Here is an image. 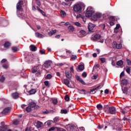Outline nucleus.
I'll return each instance as SVG.
<instances>
[{
	"instance_id": "obj_1",
	"label": "nucleus",
	"mask_w": 131,
	"mask_h": 131,
	"mask_svg": "<svg viewBox=\"0 0 131 131\" xmlns=\"http://www.w3.org/2000/svg\"><path fill=\"white\" fill-rule=\"evenodd\" d=\"M23 2L24 0H19L18 2L16 4V14L17 17L20 19H25V14L23 11Z\"/></svg>"
},
{
	"instance_id": "obj_8",
	"label": "nucleus",
	"mask_w": 131,
	"mask_h": 131,
	"mask_svg": "<svg viewBox=\"0 0 131 131\" xmlns=\"http://www.w3.org/2000/svg\"><path fill=\"white\" fill-rule=\"evenodd\" d=\"M100 38H101V35L99 34H96L93 37H91V40H93V41H97V40H99Z\"/></svg>"
},
{
	"instance_id": "obj_6",
	"label": "nucleus",
	"mask_w": 131,
	"mask_h": 131,
	"mask_svg": "<svg viewBox=\"0 0 131 131\" xmlns=\"http://www.w3.org/2000/svg\"><path fill=\"white\" fill-rule=\"evenodd\" d=\"M32 108H33V102H29V106L26 108V111L29 113L33 110Z\"/></svg>"
},
{
	"instance_id": "obj_53",
	"label": "nucleus",
	"mask_w": 131,
	"mask_h": 131,
	"mask_svg": "<svg viewBox=\"0 0 131 131\" xmlns=\"http://www.w3.org/2000/svg\"><path fill=\"white\" fill-rule=\"evenodd\" d=\"M77 19H78V18H82V19H83L84 18V16H82L81 14H79L78 15H77Z\"/></svg>"
},
{
	"instance_id": "obj_51",
	"label": "nucleus",
	"mask_w": 131,
	"mask_h": 131,
	"mask_svg": "<svg viewBox=\"0 0 131 131\" xmlns=\"http://www.w3.org/2000/svg\"><path fill=\"white\" fill-rule=\"evenodd\" d=\"M44 84H45L46 86H48L49 87V81H44Z\"/></svg>"
},
{
	"instance_id": "obj_49",
	"label": "nucleus",
	"mask_w": 131,
	"mask_h": 131,
	"mask_svg": "<svg viewBox=\"0 0 131 131\" xmlns=\"http://www.w3.org/2000/svg\"><path fill=\"white\" fill-rule=\"evenodd\" d=\"M100 60L102 63H105V62H106V59L105 58H100Z\"/></svg>"
},
{
	"instance_id": "obj_22",
	"label": "nucleus",
	"mask_w": 131,
	"mask_h": 131,
	"mask_svg": "<svg viewBox=\"0 0 131 131\" xmlns=\"http://www.w3.org/2000/svg\"><path fill=\"white\" fill-rule=\"evenodd\" d=\"M42 125V123L39 121H38L36 123V126H37V128H40L41 126Z\"/></svg>"
},
{
	"instance_id": "obj_64",
	"label": "nucleus",
	"mask_w": 131,
	"mask_h": 131,
	"mask_svg": "<svg viewBox=\"0 0 131 131\" xmlns=\"http://www.w3.org/2000/svg\"><path fill=\"white\" fill-rule=\"evenodd\" d=\"M80 33L82 34L83 35H84L85 34L86 32L85 31L82 30L80 31Z\"/></svg>"
},
{
	"instance_id": "obj_62",
	"label": "nucleus",
	"mask_w": 131,
	"mask_h": 131,
	"mask_svg": "<svg viewBox=\"0 0 131 131\" xmlns=\"http://www.w3.org/2000/svg\"><path fill=\"white\" fill-rule=\"evenodd\" d=\"M30 49L31 51H32V52H33V45H31L30 46Z\"/></svg>"
},
{
	"instance_id": "obj_16",
	"label": "nucleus",
	"mask_w": 131,
	"mask_h": 131,
	"mask_svg": "<svg viewBox=\"0 0 131 131\" xmlns=\"http://www.w3.org/2000/svg\"><path fill=\"white\" fill-rule=\"evenodd\" d=\"M12 97L13 99H18V98H19V94H18L17 92L13 93L12 94Z\"/></svg>"
},
{
	"instance_id": "obj_40",
	"label": "nucleus",
	"mask_w": 131,
	"mask_h": 131,
	"mask_svg": "<svg viewBox=\"0 0 131 131\" xmlns=\"http://www.w3.org/2000/svg\"><path fill=\"white\" fill-rule=\"evenodd\" d=\"M60 119H59V118L58 117H56L53 121H54V122L56 123V122H58V121H59Z\"/></svg>"
},
{
	"instance_id": "obj_57",
	"label": "nucleus",
	"mask_w": 131,
	"mask_h": 131,
	"mask_svg": "<svg viewBox=\"0 0 131 131\" xmlns=\"http://www.w3.org/2000/svg\"><path fill=\"white\" fill-rule=\"evenodd\" d=\"M3 67L5 69H8V68H9V66L8 64H5L3 66Z\"/></svg>"
},
{
	"instance_id": "obj_45",
	"label": "nucleus",
	"mask_w": 131,
	"mask_h": 131,
	"mask_svg": "<svg viewBox=\"0 0 131 131\" xmlns=\"http://www.w3.org/2000/svg\"><path fill=\"white\" fill-rule=\"evenodd\" d=\"M126 62H127V65H128L129 66H131V60L128 59H126Z\"/></svg>"
},
{
	"instance_id": "obj_31",
	"label": "nucleus",
	"mask_w": 131,
	"mask_h": 131,
	"mask_svg": "<svg viewBox=\"0 0 131 131\" xmlns=\"http://www.w3.org/2000/svg\"><path fill=\"white\" fill-rule=\"evenodd\" d=\"M96 91H97V89L94 88V89H91L90 91L88 93H89V94H92H92H94L96 93Z\"/></svg>"
},
{
	"instance_id": "obj_47",
	"label": "nucleus",
	"mask_w": 131,
	"mask_h": 131,
	"mask_svg": "<svg viewBox=\"0 0 131 131\" xmlns=\"http://www.w3.org/2000/svg\"><path fill=\"white\" fill-rule=\"evenodd\" d=\"M27 92L29 95H33V89H31V90Z\"/></svg>"
},
{
	"instance_id": "obj_15",
	"label": "nucleus",
	"mask_w": 131,
	"mask_h": 131,
	"mask_svg": "<svg viewBox=\"0 0 131 131\" xmlns=\"http://www.w3.org/2000/svg\"><path fill=\"white\" fill-rule=\"evenodd\" d=\"M35 35L36 37H37L38 38H43L45 37V36L38 32L35 33Z\"/></svg>"
},
{
	"instance_id": "obj_7",
	"label": "nucleus",
	"mask_w": 131,
	"mask_h": 131,
	"mask_svg": "<svg viewBox=\"0 0 131 131\" xmlns=\"http://www.w3.org/2000/svg\"><path fill=\"white\" fill-rule=\"evenodd\" d=\"M122 91L123 92V94H124L125 95H130L131 94V89H128L126 87H124V89L122 88Z\"/></svg>"
},
{
	"instance_id": "obj_34",
	"label": "nucleus",
	"mask_w": 131,
	"mask_h": 131,
	"mask_svg": "<svg viewBox=\"0 0 131 131\" xmlns=\"http://www.w3.org/2000/svg\"><path fill=\"white\" fill-rule=\"evenodd\" d=\"M52 77H53V75L49 74L46 76L45 79H51V78H52Z\"/></svg>"
},
{
	"instance_id": "obj_20",
	"label": "nucleus",
	"mask_w": 131,
	"mask_h": 131,
	"mask_svg": "<svg viewBox=\"0 0 131 131\" xmlns=\"http://www.w3.org/2000/svg\"><path fill=\"white\" fill-rule=\"evenodd\" d=\"M63 82L64 84L67 85V86H69V84H70V81H69V80L68 79H63Z\"/></svg>"
},
{
	"instance_id": "obj_18",
	"label": "nucleus",
	"mask_w": 131,
	"mask_h": 131,
	"mask_svg": "<svg viewBox=\"0 0 131 131\" xmlns=\"http://www.w3.org/2000/svg\"><path fill=\"white\" fill-rule=\"evenodd\" d=\"M77 69L79 71H82L84 70V64H80L78 66Z\"/></svg>"
},
{
	"instance_id": "obj_43",
	"label": "nucleus",
	"mask_w": 131,
	"mask_h": 131,
	"mask_svg": "<svg viewBox=\"0 0 131 131\" xmlns=\"http://www.w3.org/2000/svg\"><path fill=\"white\" fill-rule=\"evenodd\" d=\"M39 53L41 55H45L46 54V50H40Z\"/></svg>"
},
{
	"instance_id": "obj_33",
	"label": "nucleus",
	"mask_w": 131,
	"mask_h": 131,
	"mask_svg": "<svg viewBox=\"0 0 131 131\" xmlns=\"http://www.w3.org/2000/svg\"><path fill=\"white\" fill-rule=\"evenodd\" d=\"M58 128H59L58 127H52L49 128L48 131H53L55 130V129L58 131Z\"/></svg>"
},
{
	"instance_id": "obj_23",
	"label": "nucleus",
	"mask_w": 131,
	"mask_h": 131,
	"mask_svg": "<svg viewBox=\"0 0 131 131\" xmlns=\"http://www.w3.org/2000/svg\"><path fill=\"white\" fill-rule=\"evenodd\" d=\"M68 29L70 32H73V31H74V27L73 26H69Z\"/></svg>"
},
{
	"instance_id": "obj_24",
	"label": "nucleus",
	"mask_w": 131,
	"mask_h": 131,
	"mask_svg": "<svg viewBox=\"0 0 131 131\" xmlns=\"http://www.w3.org/2000/svg\"><path fill=\"white\" fill-rule=\"evenodd\" d=\"M56 32H57V30H51L49 33V36H52V35H53V34H55V33H56Z\"/></svg>"
},
{
	"instance_id": "obj_39",
	"label": "nucleus",
	"mask_w": 131,
	"mask_h": 131,
	"mask_svg": "<svg viewBox=\"0 0 131 131\" xmlns=\"http://www.w3.org/2000/svg\"><path fill=\"white\" fill-rule=\"evenodd\" d=\"M130 68H131V67H129V68H127L126 69V72H127L128 74H130Z\"/></svg>"
},
{
	"instance_id": "obj_38",
	"label": "nucleus",
	"mask_w": 131,
	"mask_h": 131,
	"mask_svg": "<svg viewBox=\"0 0 131 131\" xmlns=\"http://www.w3.org/2000/svg\"><path fill=\"white\" fill-rule=\"evenodd\" d=\"M127 109H128V107H125L123 110H121V113H122L123 114H125V113H126V112H125V110H126Z\"/></svg>"
},
{
	"instance_id": "obj_25",
	"label": "nucleus",
	"mask_w": 131,
	"mask_h": 131,
	"mask_svg": "<svg viewBox=\"0 0 131 131\" xmlns=\"http://www.w3.org/2000/svg\"><path fill=\"white\" fill-rule=\"evenodd\" d=\"M60 15L61 17H63V18L66 17V12L63 10H60Z\"/></svg>"
},
{
	"instance_id": "obj_63",
	"label": "nucleus",
	"mask_w": 131,
	"mask_h": 131,
	"mask_svg": "<svg viewBox=\"0 0 131 131\" xmlns=\"http://www.w3.org/2000/svg\"><path fill=\"white\" fill-rule=\"evenodd\" d=\"M7 60L6 59H3L1 60V63H6L7 62Z\"/></svg>"
},
{
	"instance_id": "obj_12",
	"label": "nucleus",
	"mask_w": 131,
	"mask_h": 131,
	"mask_svg": "<svg viewBox=\"0 0 131 131\" xmlns=\"http://www.w3.org/2000/svg\"><path fill=\"white\" fill-rule=\"evenodd\" d=\"M75 77L78 81H79L82 84H83V85H85V84H86L85 82H84V81H83L82 78H80V77H79V76L76 75L75 76Z\"/></svg>"
},
{
	"instance_id": "obj_35",
	"label": "nucleus",
	"mask_w": 131,
	"mask_h": 131,
	"mask_svg": "<svg viewBox=\"0 0 131 131\" xmlns=\"http://www.w3.org/2000/svg\"><path fill=\"white\" fill-rule=\"evenodd\" d=\"M61 114H67L68 112L67 111V110H61Z\"/></svg>"
},
{
	"instance_id": "obj_3",
	"label": "nucleus",
	"mask_w": 131,
	"mask_h": 131,
	"mask_svg": "<svg viewBox=\"0 0 131 131\" xmlns=\"http://www.w3.org/2000/svg\"><path fill=\"white\" fill-rule=\"evenodd\" d=\"M73 11L75 13H80L82 11V5L80 4H76L73 7Z\"/></svg>"
},
{
	"instance_id": "obj_52",
	"label": "nucleus",
	"mask_w": 131,
	"mask_h": 131,
	"mask_svg": "<svg viewBox=\"0 0 131 131\" xmlns=\"http://www.w3.org/2000/svg\"><path fill=\"white\" fill-rule=\"evenodd\" d=\"M5 77L2 76V77H1V78H0V81H1V82H4V81H5Z\"/></svg>"
},
{
	"instance_id": "obj_10",
	"label": "nucleus",
	"mask_w": 131,
	"mask_h": 131,
	"mask_svg": "<svg viewBox=\"0 0 131 131\" xmlns=\"http://www.w3.org/2000/svg\"><path fill=\"white\" fill-rule=\"evenodd\" d=\"M102 17H103V15L101 13H96L93 17V18H93V20H94L95 21H97V20L100 19V18H102Z\"/></svg>"
},
{
	"instance_id": "obj_17",
	"label": "nucleus",
	"mask_w": 131,
	"mask_h": 131,
	"mask_svg": "<svg viewBox=\"0 0 131 131\" xmlns=\"http://www.w3.org/2000/svg\"><path fill=\"white\" fill-rule=\"evenodd\" d=\"M4 47L5 49H9L11 47V43L9 41H6L4 45Z\"/></svg>"
},
{
	"instance_id": "obj_60",
	"label": "nucleus",
	"mask_w": 131,
	"mask_h": 131,
	"mask_svg": "<svg viewBox=\"0 0 131 131\" xmlns=\"http://www.w3.org/2000/svg\"><path fill=\"white\" fill-rule=\"evenodd\" d=\"M104 127V125H99L98 126V129H101V128H103Z\"/></svg>"
},
{
	"instance_id": "obj_27",
	"label": "nucleus",
	"mask_w": 131,
	"mask_h": 131,
	"mask_svg": "<svg viewBox=\"0 0 131 131\" xmlns=\"http://www.w3.org/2000/svg\"><path fill=\"white\" fill-rule=\"evenodd\" d=\"M33 108H34V110H37V109H39L40 107L36 105V103H35V102H33Z\"/></svg>"
},
{
	"instance_id": "obj_9",
	"label": "nucleus",
	"mask_w": 131,
	"mask_h": 131,
	"mask_svg": "<svg viewBox=\"0 0 131 131\" xmlns=\"http://www.w3.org/2000/svg\"><path fill=\"white\" fill-rule=\"evenodd\" d=\"M11 108L10 107H7L3 110V111L1 112V114L2 115H7L9 112H10V110H11Z\"/></svg>"
},
{
	"instance_id": "obj_42",
	"label": "nucleus",
	"mask_w": 131,
	"mask_h": 131,
	"mask_svg": "<svg viewBox=\"0 0 131 131\" xmlns=\"http://www.w3.org/2000/svg\"><path fill=\"white\" fill-rule=\"evenodd\" d=\"M71 59L73 60H76V59H77V56L76 55H72Z\"/></svg>"
},
{
	"instance_id": "obj_56",
	"label": "nucleus",
	"mask_w": 131,
	"mask_h": 131,
	"mask_svg": "<svg viewBox=\"0 0 131 131\" xmlns=\"http://www.w3.org/2000/svg\"><path fill=\"white\" fill-rule=\"evenodd\" d=\"M75 25L76 26H78V27H80V23H79V22H75Z\"/></svg>"
},
{
	"instance_id": "obj_28",
	"label": "nucleus",
	"mask_w": 131,
	"mask_h": 131,
	"mask_svg": "<svg viewBox=\"0 0 131 131\" xmlns=\"http://www.w3.org/2000/svg\"><path fill=\"white\" fill-rule=\"evenodd\" d=\"M117 65L118 66H122V65H123V61H122V60L118 61L117 62Z\"/></svg>"
},
{
	"instance_id": "obj_5",
	"label": "nucleus",
	"mask_w": 131,
	"mask_h": 131,
	"mask_svg": "<svg viewBox=\"0 0 131 131\" xmlns=\"http://www.w3.org/2000/svg\"><path fill=\"white\" fill-rule=\"evenodd\" d=\"M33 73L36 76H39L40 75V69H39V66H35L33 69Z\"/></svg>"
},
{
	"instance_id": "obj_2",
	"label": "nucleus",
	"mask_w": 131,
	"mask_h": 131,
	"mask_svg": "<svg viewBox=\"0 0 131 131\" xmlns=\"http://www.w3.org/2000/svg\"><path fill=\"white\" fill-rule=\"evenodd\" d=\"M104 111L107 114H116V108L114 106L109 107L108 105H105L104 107Z\"/></svg>"
},
{
	"instance_id": "obj_41",
	"label": "nucleus",
	"mask_w": 131,
	"mask_h": 131,
	"mask_svg": "<svg viewBox=\"0 0 131 131\" xmlns=\"http://www.w3.org/2000/svg\"><path fill=\"white\" fill-rule=\"evenodd\" d=\"M110 20L111 21H112L113 22H114L116 20L115 16H111L110 18Z\"/></svg>"
},
{
	"instance_id": "obj_37",
	"label": "nucleus",
	"mask_w": 131,
	"mask_h": 131,
	"mask_svg": "<svg viewBox=\"0 0 131 131\" xmlns=\"http://www.w3.org/2000/svg\"><path fill=\"white\" fill-rule=\"evenodd\" d=\"M52 102L53 104H54V105H57V104L58 103V100H57V99L54 98L52 99Z\"/></svg>"
},
{
	"instance_id": "obj_55",
	"label": "nucleus",
	"mask_w": 131,
	"mask_h": 131,
	"mask_svg": "<svg viewBox=\"0 0 131 131\" xmlns=\"http://www.w3.org/2000/svg\"><path fill=\"white\" fill-rule=\"evenodd\" d=\"M58 131H67L66 129L63 128H57Z\"/></svg>"
},
{
	"instance_id": "obj_19",
	"label": "nucleus",
	"mask_w": 131,
	"mask_h": 131,
	"mask_svg": "<svg viewBox=\"0 0 131 131\" xmlns=\"http://www.w3.org/2000/svg\"><path fill=\"white\" fill-rule=\"evenodd\" d=\"M44 67L45 68H49V67H51V62L50 61H46L44 63Z\"/></svg>"
},
{
	"instance_id": "obj_14",
	"label": "nucleus",
	"mask_w": 131,
	"mask_h": 131,
	"mask_svg": "<svg viewBox=\"0 0 131 131\" xmlns=\"http://www.w3.org/2000/svg\"><path fill=\"white\" fill-rule=\"evenodd\" d=\"M95 25L90 23L89 24V25H88V30L89 31H92V30H93V29H94V28H95Z\"/></svg>"
},
{
	"instance_id": "obj_36",
	"label": "nucleus",
	"mask_w": 131,
	"mask_h": 131,
	"mask_svg": "<svg viewBox=\"0 0 131 131\" xmlns=\"http://www.w3.org/2000/svg\"><path fill=\"white\" fill-rule=\"evenodd\" d=\"M120 27V25L119 24H117L116 25V27L115 28V29H114V32H116V33H117V32H116L115 31V30H117V29H119V28Z\"/></svg>"
},
{
	"instance_id": "obj_30",
	"label": "nucleus",
	"mask_w": 131,
	"mask_h": 131,
	"mask_svg": "<svg viewBox=\"0 0 131 131\" xmlns=\"http://www.w3.org/2000/svg\"><path fill=\"white\" fill-rule=\"evenodd\" d=\"M0 131H7V126L6 125L0 126Z\"/></svg>"
},
{
	"instance_id": "obj_4",
	"label": "nucleus",
	"mask_w": 131,
	"mask_h": 131,
	"mask_svg": "<svg viewBox=\"0 0 131 131\" xmlns=\"http://www.w3.org/2000/svg\"><path fill=\"white\" fill-rule=\"evenodd\" d=\"M94 14V11L92 10V7H89L87 9V11L85 13V16L88 18H90L93 16V14Z\"/></svg>"
},
{
	"instance_id": "obj_61",
	"label": "nucleus",
	"mask_w": 131,
	"mask_h": 131,
	"mask_svg": "<svg viewBox=\"0 0 131 131\" xmlns=\"http://www.w3.org/2000/svg\"><path fill=\"white\" fill-rule=\"evenodd\" d=\"M101 28H102L103 30H105V28L106 27V26H105V24H103L101 25Z\"/></svg>"
},
{
	"instance_id": "obj_29",
	"label": "nucleus",
	"mask_w": 131,
	"mask_h": 131,
	"mask_svg": "<svg viewBox=\"0 0 131 131\" xmlns=\"http://www.w3.org/2000/svg\"><path fill=\"white\" fill-rule=\"evenodd\" d=\"M12 51H13V53H16L18 52V48L17 47H12L11 48Z\"/></svg>"
},
{
	"instance_id": "obj_46",
	"label": "nucleus",
	"mask_w": 131,
	"mask_h": 131,
	"mask_svg": "<svg viewBox=\"0 0 131 131\" xmlns=\"http://www.w3.org/2000/svg\"><path fill=\"white\" fill-rule=\"evenodd\" d=\"M82 76L83 77H86V76H88V74L86 73V72H84L82 74Z\"/></svg>"
},
{
	"instance_id": "obj_58",
	"label": "nucleus",
	"mask_w": 131,
	"mask_h": 131,
	"mask_svg": "<svg viewBox=\"0 0 131 131\" xmlns=\"http://www.w3.org/2000/svg\"><path fill=\"white\" fill-rule=\"evenodd\" d=\"M105 123H106V124H105V127H104V129H106V128H107V126L110 125V123H109V122H106Z\"/></svg>"
},
{
	"instance_id": "obj_48",
	"label": "nucleus",
	"mask_w": 131,
	"mask_h": 131,
	"mask_svg": "<svg viewBox=\"0 0 131 131\" xmlns=\"http://www.w3.org/2000/svg\"><path fill=\"white\" fill-rule=\"evenodd\" d=\"M19 121L18 120H15L13 122V124H14V125H18V124H19Z\"/></svg>"
},
{
	"instance_id": "obj_44",
	"label": "nucleus",
	"mask_w": 131,
	"mask_h": 131,
	"mask_svg": "<svg viewBox=\"0 0 131 131\" xmlns=\"http://www.w3.org/2000/svg\"><path fill=\"white\" fill-rule=\"evenodd\" d=\"M43 114H50V111H49L47 109L45 111H42Z\"/></svg>"
},
{
	"instance_id": "obj_21",
	"label": "nucleus",
	"mask_w": 131,
	"mask_h": 131,
	"mask_svg": "<svg viewBox=\"0 0 131 131\" xmlns=\"http://www.w3.org/2000/svg\"><path fill=\"white\" fill-rule=\"evenodd\" d=\"M121 83L123 84V85H127L128 81H127V79H124L122 80Z\"/></svg>"
},
{
	"instance_id": "obj_13",
	"label": "nucleus",
	"mask_w": 131,
	"mask_h": 131,
	"mask_svg": "<svg viewBox=\"0 0 131 131\" xmlns=\"http://www.w3.org/2000/svg\"><path fill=\"white\" fill-rule=\"evenodd\" d=\"M65 73L67 78H69V79H71V78H72V74H71V72L66 71Z\"/></svg>"
},
{
	"instance_id": "obj_11",
	"label": "nucleus",
	"mask_w": 131,
	"mask_h": 131,
	"mask_svg": "<svg viewBox=\"0 0 131 131\" xmlns=\"http://www.w3.org/2000/svg\"><path fill=\"white\" fill-rule=\"evenodd\" d=\"M113 47L114 49H121L122 46L120 43L118 44L117 42H116V41H114L113 43Z\"/></svg>"
},
{
	"instance_id": "obj_26",
	"label": "nucleus",
	"mask_w": 131,
	"mask_h": 131,
	"mask_svg": "<svg viewBox=\"0 0 131 131\" xmlns=\"http://www.w3.org/2000/svg\"><path fill=\"white\" fill-rule=\"evenodd\" d=\"M96 107L99 111L103 110V105L100 103L97 104Z\"/></svg>"
},
{
	"instance_id": "obj_59",
	"label": "nucleus",
	"mask_w": 131,
	"mask_h": 131,
	"mask_svg": "<svg viewBox=\"0 0 131 131\" xmlns=\"http://www.w3.org/2000/svg\"><path fill=\"white\" fill-rule=\"evenodd\" d=\"M123 76H124V72H122L120 75V78H122Z\"/></svg>"
},
{
	"instance_id": "obj_32",
	"label": "nucleus",
	"mask_w": 131,
	"mask_h": 131,
	"mask_svg": "<svg viewBox=\"0 0 131 131\" xmlns=\"http://www.w3.org/2000/svg\"><path fill=\"white\" fill-rule=\"evenodd\" d=\"M64 100L65 101H67V102H69V101H70V97H69V95H66L64 96Z\"/></svg>"
},
{
	"instance_id": "obj_50",
	"label": "nucleus",
	"mask_w": 131,
	"mask_h": 131,
	"mask_svg": "<svg viewBox=\"0 0 131 131\" xmlns=\"http://www.w3.org/2000/svg\"><path fill=\"white\" fill-rule=\"evenodd\" d=\"M36 4L38 6V7H40V1H39V0H36Z\"/></svg>"
},
{
	"instance_id": "obj_54",
	"label": "nucleus",
	"mask_w": 131,
	"mask_h": 131,
	"mask_svg": "<svg viewBox=\"0 0 131 131\" xmlns=\"http://www.w3.org/2000/svg\"><path fill=\"white\" fill-rule=\"evenodd\" d=\"M40 13H41V14H42V15H43V16H47V14H46V12H45V11H43V10H41L40 11Z\"/></svg>"
}]
</instances>
